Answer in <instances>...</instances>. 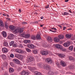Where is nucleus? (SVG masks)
I'll use <instances>...</instances> for the list:
<instances>
[{
  "label": "nucleus",
  "mask_w": 75,
  "mask_h": 75,
  "mask_svg": "<svg viewBox=\"0 0 75 75\" xmlns=\"http://www.w3.org/2000/svg\"><path fill=\"white\" fill-rule=\"evenodd\" d=\"M58 26H59V27H60V28H62V26H60V25H58Z\"/></svg>",
  "instance_id": "nucleus-59"
},
{
  "label": "nucleus",
  "mask_w": 75,
  "mask_h": 75,
  "mask_svg": "<svg viewBox=\"0 0 75 75\" xmlns=\"http://www.w3.org/2000/svg\"><path fill=\"white\" fill-rule=\"evenodd\" d=\"M14 43V41H12L11 42L9 43L10 46H12V45H13V43Z\"/></svg>",
  "instance_id": "nucleus-38"
},
{
  "label": "nucleus",
  "mask_w": 75,
  "mask_h": 75,
  "mask_svg": "<svg viewBox=\"0 0 75 75\" xmlns=\"http://www.w3.org/2000/svg\"><path fill=\"white\" fill-rule=\"evenodd\" d=\"M69 12H70V13H72V12H71V10H69Z\"/></svg>",
  "instance_id": "nucleus-63"
},
{
  "label": "nucleus",
  "mask_w": 75,
  "mask_h": 75,
  "mask_svg": "<svg viewBox=\"0 0 75 75\" xmlns=\"http://www.w3.org/2000/svg\"><path fill=\"white\" fill-rule=\"evenodd\" d=\"M31 39H33V40H35L36 37L35 36L31 35Z\"/></svg>",
  "instance_id": "nucleus-27"
},
{
  "label": "nucleus",
  "mask_w": 75,
  "mask_h": 75,
  "mask_svg": "<svg viewBox=\"0 0 75 75\" xmlns=\"http://www.w3.org/2000/svg\"><path fill=\"white\" fill-rule=\"evenodd\" d=\"M3 45L5 46L8 47V43L6 41H5L3 43Z\"/></svg>",
  "instance_id": "nucleus-20"
},
{
  "label": "nucleus",
  "mask_w": 75,
  "mask_h": 75,
  "mask_svg": "<svg viewBox=\"0 0 75 75\" xmlns=\"http://www.w3.org/2000/svg\"><path fill=\"white\" fill-rule=\"evenodd\" d=\"M13 61L14 62L15 64H19L20 63L19 61L17 59H13Z\"/></svg>",
  "instance_id": "nucleus-9"
},
{
  "label": "nucleus",
  "mask_w": 75,
  "mask_h": 75,
  "mask_svg": "<svg viewBox=\"0 0 75 75\" xmlns=\"http://www.w3.org/2000/svg\"><path fill=\"white\" fill-rule=\"evenodd\" d=\"M4 75H8V73H5Z\"/></svg>",
  "instance_id": "nucleus-54"
},
{
  "label": "nucleus",
  "mask_w": 75,
  "mask_h": 75,
  "mask_svg": "<svg viewBox=\"0 0 75 75\" xmlns=\"http://www.w3.org/2000/svg\"><path fill=\"white\" fill-rule=\"evenodd\" d=\"M8 64L7 62H5L4 63V66H5V67H6V66H7Z\"/></svg>",
  "instance_id": "nucleus-42"
},
{
  "label": "nucleus",
  "mask_w": 75,
  "mask_h": 75,
  "mask_svg": "<svg viewBox=\"0 0 75 75\" xmlns=\"http://www.w3.org/2000/svg\"><path fill=\"white\" fill-rule=\"evenodd\" d=\"M35 23H36V24H38V21H35Z\"/></svg>",
  "instance_id": "nucleus-60"
},
{
  "label": "nucleus",
  "mask_w": 75,
  "mask_h": 75,
  "mask_svg": "<svg viewBox=\"0 0 75 75\" xmlns=\"http://www.w3.org/2000/svg\"><path fill=\"white\" fill-rule=\"evenodd\" d=\"M14 37V35L13 34H11L8 36V38L9 39H12Z\"/></svg>",
  "instance_id": "nucleus-13"
},
{
  "label": "nucleus",
  "mask_w": 75,
  "mask_h": 75,
  "mask_svg": "<svg viewBox=\"0 0 75 75\" xmlns=\"http://www.w3.org/2000/svg\"><path fill=\"white\" fill-rule=\"evenodd\" d=\"M62 14H63V15H68V14H69V13L67 12H64V13H62Z\"/></svg>",
  "instance_id": "nucleus-36"
},
{
  "label": "nucleus",
  "mask_w": 75,
  "mask_h": 75,
  "mask_svg": "<svg viewBox=\"0 0 75 75\" xmlns=\"http://www.w3.org/2000/svg\"><path fill=\"white\" fill-rule=\"evenodd\" d=\"M2 59H6L7 57H6V56L5 55V54H2Z\"/></svg>",
  "instance_id": "nucleus-29"
},
{
  "label": "nucleus",
  "mask_w": 75,
  "mask_h": 75,
  "mask_svg": "<svg viewBox=\"0 0 75 75\" xmlns=\"http://www.w3.org/2000/svg\"><path fill=\"white\" fill-rule=\"evenodd\" d=\"M15 56L16 58H19L20 57V54H19L15 53Z\"/></svg>",
  "instance_id": "nucleus-31"
},
{
  "label": "nucleus",
  "mask_w": 75,
  "mask_h": 75,
  "mask_svg": "<svg viewBox=\"0 0 75 75\" xmlns=\"http://www.w3.org/2000/svg\"><path fill=\"white\" fill-rule=\"evenodd\" d=\"M41 53L42 55H46L48 53V52L47 50H44L41 52Z\"/></svg>",
  "instance_id": "nucleus-7"
},
{
  "label": "nucleus",
  "mask_w": 75,
  "mask_h": 75,
  "mask_svg": "<svg viewBox=\"0 0 75 75\" xmlns=\"http://www.w3.org/2000/svg\"><path fill=\"white\" fill-rule=\"evenodd\" d=\"M69 1V0H65V2H68Z\"/></svg>",
  "instance_id": "nucleus-56"
},
{
  "label": "nucleus",
  "mask_w": 75,
  "mask_h": 75,
  "mask_svg": "<svg viewBox=\"0 0 75 75\" xmlns=\"http://www.w3.org/2000/svg\"><path fill=\"white\" fill-rule=\"evenodd\" d=\"M16 51L19 53H23V51L19 49H16Z\"/></svg>",
  "instance_id": "nucleus-5"
},
{
  "label": "nucleus",
  "mask_w": 75,
  "mask_h": 75,
  "mask_svg": "<svg viewBox=\"0 0 75 75\" xmlns=\"http://www.w3.org/2000/svg\"><path fill=\"white\" fill-rule=\"evenodd\" d=\"M41 68H45V69H46L48 70L50 69L51 68L50 66L47 64H45L44 65H42V66L41 65Z\"/></svg>",
  "instance_id": "nucleus-2"
},
{
  "label": "nucleus",
  "mask_w": 75,
  "mask_h": 75,
  "mask_svg": "<svg viewBox=\"0 0 75 75\" xmlns=\"http://www.w3.org/2000/svg\"><path fill=\"white\" fill-rule=\"evenodd\" d=\"M54 40L55 42H58L60 40L58 38H54Z\"/></svg>",
  "instance_id": "nucleus-18"
},
{
  "label": "nucleus",
  "mask_w": 75,
  "mask_h": 75,
  "mask_svg": "<svg viewBox=\"0 0 75 75\" xmlns=\"http://www.w3.org/2000/svg\"><path fill=\"white\" fill-rule=\"evenodd\" d=\"M3 16H6L5 14H3Z\"/></svg>",
  "instance_id": "nucleus-64"
},
{
  "label": "nucleus",
  "mask_w": 75,
  "mask_h": 75,
  "mask_svg": "<svg viewBox=\"0 0 75 75\" xmlns=\"http://www.w3.org/2000/svg\"><path fill=\"white\" fill-rule=\"evenodd\" d=\"M74 68H75V67H74V66H73V65H71L69 67V68L70 69H72Z\"/></svg>",
  "instance_id": "nucleus-35"
},
{
  "label": "nucleus",
  "mask_w": 75,
  "mask_h": 75,
  "mask_svg": "<svg viewBox=\"0 0 75 75\" xmlns=\"http://www.w3.org/2000/svg\"><path fill=\"white\" fill-rule=\"evenodd\" d=\"M66 37L67 38H68V39H69V38H71V35L69 34H67L65 35Z\"/></svg>",
  "instance_id": "nucleus-22"
},
{
  "label": "nucleus",
  "mask_w": 75,
  "mask_h": 75,
  "mask_svg": "<svg viewBox=\"0 0 75 75\" xmlns=\"http://www.w3.org/2000/svg\"><path fill=\"white\" fill-rule=\"evenodd\" d=\"M72 39H73V40H74L75 39V35L74 36V38H72Z\"/></svg>",
  "instance_id": "nucleus-62"
},
{
  "label": "nucleus",
  "mask_w": 75,
  "mask_h": 75,
  "mask_svg": "<svg viewBox=\"0 0 75 75\" xmlns=\"http://www.w3.org/2000/svg\"><path fill=\"white\" fill-rule=\"evenodd\" d=\"M33 52L35 54H37V50H34Z\"/></svg>",
  "instance_id": "nucleus-40"
},
{
  "label": "nucleus",
  "mask_w": 75,
  "mask_h": 75,
  "mask_svg": "<svg viewBox=\"0 0 75 75\" xmlns=\"http://www.w3.org/2000/svg\"><path fill=\"white\" fill-rule=\"evenodd\" d=\"M67 28L65 27H63V30H65V29H66Z\"/></svg>",
  "instance_id": "nucleus-53"
},
{
  "label": "nucleus",
  "mask_w": 75,
  "mask_h": 75,
  "mask_svg": "<svg viewBox=\"0 0 75 75\" xmlns=\"http://www.w3.org/2000/svg\"><path fill=\"white\" fill-rule=\"evenodd\" d=\"M0 25L1 26V27H2L3 26H4V24L3 23V21L1 20H0Z\"/></svg>",
  "instance_id": "nucleus-23"
},
{
  "label": "nucleus",
  "mask_w": 75,
  "mask_h": 75,
  "mask_svg": "<svg viewBox=\"0 0 75 75\" xmlns=\"http://www.w3.org/2000/svg\"><path fill=\"white\" fill-rule=\"evenodd\" d=\"M47 40L48 41H50V42H52V38H51V37H50V36H48L47 38Z\"/></svg>",
  "instance_id": "nucleus-25"
},
{
  "label": "nucleus",
  "mask_w": 75,
  "mask_h": 75,
  "mask_svg": "<svg viewBox=\"0 0 75 75\" xmlns=\"http://www.w3.org/2000/svg\"><path fill=\"white\" fill-rule=\"evenodd\" d=\"M46 62L49 64H51L52 62V59L51 58H47L45 60Z\"/></svg>",
  "instance_id": "nucleus-4"
},
{
  "label": "nucleus",
  "mask_w": 75,
  "mask_h": 75,
  "mask_svg": "<svg viewBox=\"0 0 75 75\" xmlns=\"http://www.w3.org/2000/svg\"><path fill=\"white\" fill-rule=\"evenodd\" d=\"M28 69L30 70H32V68L31 67H28Z\"/></svg>",
  "instance_id": "nucleus-47"
},
{
  "label": "nucleus",
  "mask_w": 75,
  "mask_h": 75,
  "mask_svg": "<svg viewBox=\"0 0 75 75\" xmlns=\"http://www.w3.org/2000/svg\"><path fill=\"white\" fill-rule=\"evenodd\" d=\"M27 43H30V40H27Z\"/></svg>",
  "instance_id": "nucleus-51"
},
{
  "label": "nucleus",
  "mask_w": 75,
  "mask_h": 75,
  "mask_svg": "<svg viewBox=\"0 0 75 75\" xmlns=\"http://www.w3.org/2000/svg\"><path fill=\"white\" fill-rule=\"evenodd\" d=\"M58 55L59 57H64V54L62 53L59 54Z\"/></svg>",
  "instance_id": "nucleus-28"
},
{
  "label": "nucleus",
  "mask_w": 75,
  "mask_h": 75,
  "mask_svg": "<svg viewBox=\"0 0 75 75\" xmlns=\"http://www.w3.org/2000/svg\"><path fill=\"white\" fill-rule=\"evenodd\" d=\"M14 57V55L13 54H11L10 55V57H11V58H13Z\"/></svg>",
  "instance_id": "nucleus-43"
},
{
  "label": "nucleus",
  "mask_w": 75,
  "mask_h": 75,
  "mask_svg": "<svg viewBox=\"0 0 75 75\" xmlns=\"http://www.w3.org/2000/svg\"><path fill=\"white\" fill-rule=\"evenodd\" d=\"M27 46L28 47H29V48H30V49H33L35 46L34 45L31 43L28 44V45Z\"/></svg>",
  "instance_id": "nucleus-8"
},
{
  "label": "nucleus",
  "mask_w": 75,
  "mask_h": 75,
  "mask_svg": "<svg viewBox=\"0 0 75 75\" xmlns=\"http://www.w3.org/2000/svg\"><path fill=\"white\" fill-rule=\"evenodd\" d=\"M10 64L12 67H13L14 65L13 63V62H10Z\"/></svg>",
  "instance_id": "nucleus-44"
},
{
  "label": "nucleus",
  "mask_w": 75,
  "mask_h": 75,
  "mask_svg": "<svg viewBox=\"0 0 75 75\" xmlns=\"http://www.w3.org/2000/svg\"><path fill=\"white\" fill-rule=\"evenodd\" d=\"M60 64L62 67H65L67 65V64L65 62L63 61H61L60 62Z\"/></svg>",
  "instance_id": "nucleus-6"
},
{
  "label": "nucleus",
  "mask_w": 75,
  "mask_h": 75,
  "mask_svg": "<svg viewBox=\"0 0 75 75\" xmlns=\"http://www.w3.org/2000/svg\"><path fill=\"white\" fill-rule=\"evenodd\" d=\"M21 36H22V37H23V38H27V39L30 38V34H27L26 35H25V33H23L22 34Z\"/></svg>",
  "instance_id": "nucleus-3"
},
{
  "label": "nucleus",
  "mask_w": 75,
  "mask_h": 75,
  "mask_svg": "<svg viewBox=\"0 0 75 75\" xmlns=\"http://www.w3.org/2000/svg\"><path fill=\"white\" fill-rule=\"evenodd\" d=\"M21 74L22 75H28V73L27 71H23L21 72Z\"/></svg>",
  "instance_id": "nucleus-10"
},
{
  "label": "nucleus",
  "mask_w": 75,
  "mask_h": 75,
  "mask_svg": "<svg viewBox=\"0 0 75 75\" xmlns=\"http://www.w3.org/2000/svg\"><path fill=\"white\" fill-rule=\"evenodd\" d=\"M49 5H48L47 6H45V8H49Z\"/></svg>",
  "instance_id": "nucleus-48"
},
{
  "label": "nucleus",
  "mask_w": 75,
  "mask_h": 75,
  "mask_svg": "<svg viewBox=\"0 0 75 75\" xmlns=\"http://www.w3.org/2000/svg\"><path fill=\"white\" fill-rule=\"evenodd\" d=\"M34 59V58H33V56H30V57L29 58V59H28V61L29 62H31L33 61Z\"/></svg>",
  "instance_id": "nucleus-16"
},
{
  "label": "nucleus",
  "mask_w": 75,
  "mask_h": 75,
  "mask_svg": "<svg viewBox=\"0 0 75 75\" xmlns=\"http://www.w3.org/2000/svg\"><path fill=\"white\" fill-rule=\"evenodd\" d=\"M35 74L36 75H42V74L40 72H38V71H36L35 72Z\"/></svg>",
  "instance_id": "nucleus-19"
},
{
  "label": "nucleus",
  "mask_w": 75,
  "mask_h": 75,
  "mask_svg": "<svg viewBox=\"0 0 75 75\" xmlns=\"http://www.w3.org/2000/svg\"><path fill=\"white\" fill-rule=\"evenodd\" d=\"M51 28V30H50V31H51V32H52L55 33L56 32V30H57V29L56 28Z\"/></svg>",
  "instance_id": "nucleus-14"
},
{
  "label": "nucleus",
  "mask_w": 75,
  "mask_h": 75,
  "mask_svg": "<svg viewBox=\"0 0 75 75\" xmlns=\"http://www.w3.org/2000/svg\"><path fill=\"white\" fill-rule=\"evenodd\" d=\"M18 11L20 13H21V10H20V9H19Z\"/></svg>",
  "instance_id": "nucleus-55"
},
{
  "label": "nucleus",
  "mask_w": 75,
  "mask_h": 75,
  "mask_svg": "<svg viewBox=\"0 0 75 75\" xmlns=\"http://www.w3.org/2000/svg\"><path fill=\"white\" fill-rule=\"evenodd\" d=\"M49 74L50 75H53L54 73L52 71H50L49 72Z\"/></svg>",
  "instance_id": "nucleus-33"
},
{
  "label": "nucleus",
  "mask_w": 75,
  "mask_h": 75,
  "mask_svg": "<svg viewBox=\"0 0 75 75\" xmlns=\"http://www.w3.org/2000/svg\"><path fill=\"white\" fill-rule=\"evenodd\" d=\"M13 47H17V45H16V44H13Z\"/></svg>",
  "instance_id": "nucleus-46"
},
{
  "label": "nucleus",
  "mask_w": 75,
  "mask_h": 75,
  "mask_svg": "<svg viewBox=\"0 0 75 75\" xmlns=\"http://www.w3.org/2000/svg\"><path fill=\"white\" fill-rule=\"evenodd\" d=\"M24 30V28H17L16 29L14 30L13 32L14 33H17L18 32V33H21L23 32Z\"/></svg>",
  "instance_id": "nucleus-1"
},
{
  "label": "nucleus",
  "mask_w": 75,
  "mask_h": 75,
  "mask_svg": "<svg viewBox=\"0 0 75 75\" xmlns=\"http://www.w3.org/2000/svg\"><path fill=\"white\" fill-rule=\"evenodd\" d=\"M19 46L22 47V45H19Z\"/></svg>",
  "instance_id": "nucleus-61"
},
{
  "label": "nucleus",
  "mask_w": 75,
  "mask_h": 75,
  "mask_svg": "<svg viewBox=\"0 0 75 75\" xmlns=\"http://www.w3.org/2000/svg\"><path fill=\"white\" fill-rule=\"evenodd\" d=\"M34 6L35 7H38L37 5H34Z\"/></svg>",
  "instance_id": "nucleus-58"
},
{
  "label": "nucleus",
  "mask_w": 75,
  "mask_h": 75,
  "mask_svg": "<svg viewBox=\"0 0 75 75\" xmlns=\"http://www.w3.org/2000/svg\"><path fill=\"white\" fill-rule=\"evenodd\" d=\"M55 47L56 48H57L58 49H61V46L59 44H57L56 45Z\"/></svg>",
  "instance_id": "nucleus-15"
},
{
  "label": "nucleus",
  "mask_w": 75,
  "mask_h": 75,
  "mask_svg": "<svg viewBox=\"0 0 75 75\" xmlns=\"http://www.w3.org/2000/svg\"><path fill=\"white\" fill-rule=\"evenodd\" d=\"M61 50H62V51H66V49H65V48H64L62 46H61Z\"/></svg>",
  "instance_id": "nucleus-34"
},
{
  "label": "nucleus",
  "mask_w": 75,
  "mask_h": 75,
  "mask_svg": "<svg viewBox=\"0 0 75 75\" xmlns=\"http://www.w3.org/2000/svg\"><path fill=\"white\" fill-rule=\"evenodd\" d=\"M36 69V68H35V67H33V68H32V70H35Z\"/></svg>",
  "instance_id": "nucleus-50"
},
{
  "label": "nucleus",
  "mask_w": 75,
  "mask_h": 75,
  "mask_svg": "<svg viewBox=\"0 0 75 75\" xmlns=\"http://www.w3.org/2000/svg\"><path fill=\"white\" fill-rule=\"evenodd\" d=\"M70 43V42H66L64 43L63 45L65 47H67L68 46H69Z\"/></svg>",
  "instance_id": "nucleus-11"
},
{
  "label": "nucleus",
  "mask_w": 75,
  "mask_h": 75,
  "mask_svg": "<svg viewBox=\"0 0 75 75\" xmlns=\"http://www.w3.org/2000/svg\"><path fill=\"white\" fill-rule=\"evenodd\" d=\"M26 51L28 52H30L31 51V50L30 49H29V48H28V47H26L25 48Z\"/></svg>",
  "instance_id": "nucleus-32"
},
{
  "label": "nucleus",
  "mask_w": 75,
  "mask_h": 75,
  "mask_svg": "<svg viewBox=\"0 0 75 75\" xmlns=\"http://www.w3.org/2000/svg\"><path fill=\"white\" fill-rule=\"evenodd\" d=\"M69 49L70 50H72L73 49V47L72 46H71L69 47Z\"/></svg>",
  "instance_id": "nucleus-37"
},
{
  "label": "nucleus",
  "mask_w": 75,
  "mask_h": 75,
  "mask_svg": "<svg viewBox=\"0 0 75 75\" xmlns=\"http://www.w3.org/2000/svg\"><path fill=\"white\" fill-rule=\"evenodd\" d=\"M2 51L4 53H6L8 52V50H7V48H6V47H4V48L2 49Z\"/></svg>",
  "instance_id": "nucleus-12"
},
{
  "label": "nucleus",
  "mask_w": 75,
  "mask_h": 75,
  "mask_svg": "<svg viewBox=\"0 0 75 75\" xmlns=\"http://www.w3.org/2000/svg\"><path fill=\"white\" fill-rule=\"evenodd\" d=\"M36 38L38 39H41L40 35L39 34H38V35H37Z\"/></svg>",
  "instance_id": "nucleus-30"
},
{
  "label": "nucleus",
  "mask_w": 75,
  "mask_h": 75,
  "mask_svg": "<svg viewBox=\"0 0 75 75\" xmlns=\"http://www.w3.org/2000/svg\"><path fill=\"white\" fill-rule=\"evenodd\" d=\"M44 46H45V47H47L48 46V45H47V44L45 45V44H44Z\"/></svg>",
  "instance_id": "nucleus-52"
},
{
  "label": "nucleus",
  "mask_w": 75,
  "mask_h": 75,
  "mask_svg": "<svg viewBox=\"0 0 75 75\" xmlns=\"http://www.w3.org/2000/svg\"><path fill=\"white\" fill-rule=\"evenodd\" d=\"M2 35L4 37H7V34L6 32L3 31L2 32Z\"/></svg>",
  "instance_id": "nucleus-17"
},
{
  "label": "nucleus",
  "mask_w": 75,
  "mask_h": 75,
  "mask_svg": "<svg viewBox=\"0 0 75 75\" xmlns=\"http://www.w3.org/2000/svg\"><path fill=\"white\" fill-rule=\"evenodd\" d=\"M69 59L70 60H73L74 59V58L72 56H69Z\"/></svg>",
  "instance_id": "nucleus-41"
},
{
  "label": "nucleus",
  "mask_w": 75,
  "mask_h": 75,
  "mask_svg": "<svg viewBox=\"0 0 75 75\" xmlns=\"http://www.w3.org/2000/svg\"><path fill=\"white\" fill-rule=\"evenodd\" d=\"M24 42L25 43H27V40H25L24 41Z\"/></svg>",
  "instance_id": "nucleus-49"
},
{
  "label": "nucleus",
  "mask_w": 75,
  "mask_h": 75,
  "mask_svg": "<svg viewBox=\"0 0 75 75\" xmlns=\"http://www.w3.org/2000/svg\"><path fill=\"white\" fill-rule=\"evenodd\" d=\"M9 28L12 30H13L15 29V28L14 26H9Z\"/></svg>",
  "instance_id": "nucleus-26"
},
{
  "label": "nucleus",
  "mask_w": 75,
  "mask_h": 75,
  "mask_svg": "<svg viewBox=\"0 0 75 75\" xmlns=\"http://www.w3.org/2000/svg\"><path fill=\"white\" fill-rule=\"evenodd\" d=\"M5 26L6 28H8V26H7V22H5Z\"/></svg>",
  "instance_id": "nucleus-39"
},
{
  "label": "nucleus",
  "mask_w": 75,
  "mask_h": 75,
  "mask_svg": "<svg viewBox=\"0 0 75 75\" xmlns=\"http://www.w3.org/2000/svg\"><path fill=\"white\" fill-rule=\"evenodd\" d=\"M58 37H59V38L60 39H63L64 38V36L63 35H59L58 36Z\"/></svg>",
  "instance_id": "nucleus-24"
},
{
  "label": "nucleus",
  "mask_w": 75,
  "mask_h": 75,
  "mask_svg": "<svg viewBox=\"0 0 75 75\" xmlns=\"http://www.w3.org/2000/svg\"><path fill=\"white\" fill-rule=\"evenodd\" d=\"M40 18L41 19H43V18H44V17L42 16V17H41Z\"/></svg>",
  "instance_id": "nucleus-57"
},
{
  "label": "nucleus",
  "mask_w": 75,
  "mask_h": 75,
  "mask_svg": "<svg viewBox=\"0 0 75 75\" xmlns=\"http://www.w3.org/2000/svg\"><path fill=\"white\" fill-rule=\"evenodd\" d=\"M9 71L10 72L12 73V72H13L14 71V69L12 68H9Z\"/></svg>",
  "instance_id": "nucleus-21"
},
{
  "label": "nucleus",
  "mask_w": 75,
  "mask_h": 75,
  "mask_svg": "<svg viewBox=\"0 0 75 75\" xmlns=\"http://www.w3.org/2000/svg\"><path fill=\"white\" fill-rule=\"evenodd\" d=\"M27 22H25V21H23L22 22V24H27Z\"/></svg>",
  "instance_id": "nucleus-45"
}]
</instances>
